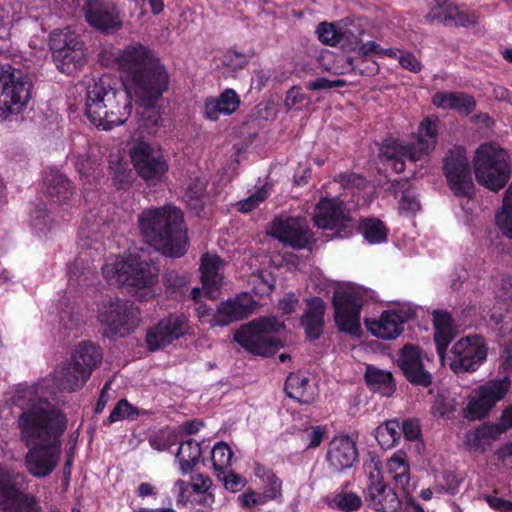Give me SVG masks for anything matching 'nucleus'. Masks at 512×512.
<instances>
[{
	"label": "nucleus",
	"instance_id": "nucleus-50",
	"mask_svg": "<svg viewBox=\"0 0 512 512\" xmlns=\"http://www.w3.org/2000/svg\"><path fill=\"white\" fill-rule=\"evenodd\" d=\"M319 40L330 46L341 42V23H321L317 28Z\"/></svg>",
	"mask_w": 512,
	"mask_h": 512
},
{
	"label": "nucleus",
	"instance_id": "nucleus-22",
	"mask_svg": "<svg viewBox=\"0 0 512 512\" xmlns=\"http://www.w3.org/2000/svg\"><path fill=\"white\" fill-rule=\"evenodd\" d=\"M269 233L285 245L297 249L306 248L312 236L307 223L299 217H279L270 227Z\"/></svg>",
	"mask_w": 512,
	"mask_h": 512
},
{
	"label": "nucleus",
	"instance_id": "nucleus-19",
	"mask_svg": "<svg viewBox=\"0 0 512 512\" xmlns=\"http://www.w3.org/2000/svg\"><path fill=\"white\" fill-rule=\"evenodd\" d=\"M429 356L418 346L404 345L398 352L396 364L406 377L414 384L427 387L432 382V375L428 370Z\"/></svg>",
	"mask_w": 512,
	"mask_h": 512
},
{
	"label": "nucleus",
	"instance_id": "nucleus-5",
	"mask_svg": "<svg viewBox=\"0 0 512 512\" xmlns=\"http://www.w3.org/2000/svg\"><path fill=\"white\" fill-rule=\"evenodd\" d=\"M138 222L146 241L164 255L180 257L186 252L187 236L178 208L168 205L146 209L139 215Z\"/></svg>",
	"mask_w": 512,
	"mask_h": 512
},
{
	"label": "nucleus",
	"instance_id": "nucleus-10",
	"mask_svg": "<svg viewBox=\"0 0 512 512\" xmlns=\"http://www.w3.org/2000/svg\"><path fill=\"white\" fill-rule=\"evenodd\" d=\"M285 326L275 317L254 320L242 326L234 339L247 351L256 355H269L283 347Z\"/></svg>",
	"mask_w": 512,
	"mask_h": 512
},
{
	"label": "nucleus",
	"instance_id": "nucleus-25",
	"mask_svg": "<svg viewBox=\"0 0 512 512\" xmlns=\"http://www.w3.org/2000/svg\"><path fill=\"white\" fill-rule=\"evenodd\" d=\"M358 458L356 443L345 435L334 437L327 452L329 465L336 471L351 468Z\"/></svg>",
	"mask_w": 512,
	"mask_h": 512
},
{
	"label": "nucleus",
	"instance_id": "nucleus-29",
	"mask_svg": "<svg viewBox=\"0 0 512 512\" xmlns=\"http://www.w3.org/2000/svg\"><path fill=\"white\" fill-rule=\"evenodd\" d=\"M326 305L318 297L307 301V308L302 316L301 323L310 339L319 338L323 331Z\"/></svg>",
	"mask_w": 512,
	"mask_h": 512
},
{
	"label": "nucleus",
	"instance_id": "nucleus-21",
	"mask_svg": "<svg viewBox=\"0 0 512 512\" xmlns=\"http://www.w3.org/2000/svg\"><path fill=\"white\" fill-rule=\"evenodd\" d=\"M31 87L30 79L22 71L13 68L11 79L7 80L0 94V118L22 111L31 99Z\"/></svg>",
	"mask_w": 512,
	"mask_h": 512
},
{
	"label": "nucleus",
	"instance_id": "nucleus-49",
	"mask_svg": "<svg viewBox=\"0 0 512 512\" xmlns=\"http://www.w3.org/2000/svg\"><path fill=\"white\" fill-rule=\"evenodd\" d=\"M270 190V185L265 184L246 199L237 202L236 206L238 211L242 213H249L253 211L267 199L270 194Z\"/></svg>",
	"mask_w": 512,
	"mask_h": 512
},
{
	"label": "nucleus",
	"instance_id": "nucleus-41",
	"mask_svg": "<svg viewBox=\"0 0 512 512\" xmlns=\"http://www.w3.org/2000/svg\"><path fill=\"white\" fill-rule=\"evenodd\" d=\"M255 475L262 482V493L268 502L277 499L281 495L282 483L273 472L263 466H257Z\"/></svg>",
	"mask_w": 512,
	"mask_h": 512
},
{
	"label": "nucleus",
	"instance_id": "nucleus-56",
	"mask_svg": "<svg viewBox=\"0 0 512 512\" xmlns=\"http://www.w3.org/2000/svg\"><path fill=\"white\" fill-rule=\"evenodd\" d=\"M265 496L262 492H256L254 490H247L243 494L238 496V503L243 508H252L261 506L267 503Z\"/></svg>",
	"mask_w": 512,
	"mask_h": 512
},
{
	"label": "nucleus",
	"instance_id": "nucleus-59",
	"mask_svg": "<svg viewBox=\"0 0 512 512\" xmlns=\"http://www.w3.org/2000/svg\"><path fill=\"white\" fill-rule=\"evenodd\" d=\"M309 98L308 96L302 91L301 88L294 86L292 87L286 95L285 98V107L290 110L297 105H303L308 104Z\"/></svg>",
	"mask_w": 512,
	"mask_h": 512
},
{
	"label": "nucleus",
	"instance_id": "nucleus-57",
	"mask_svg": "<svg viewBox=\"0 0 512 512\" xmlns=\"http://www.w3.org/2000/svg\"><path fill=\"white\" fill-rule=\"evenodd\" d=\"M352 49H357L359 55L367 58H371L374 56H387V49L381 48L375 41H368L362 44L359 43L358 46H354L352 47Z\"/></svg>",
	"mask_w": 512,
	"mask_h": 512
},
{
	"label": "nucleus",
	"instance_id": "nucleus-42",
	"mask_svg": "<svg viewBox=\"0 0 512 512\" xmlns=\"http://www.w3.org/2000/svg\"><path fill=\"white\" fill-rule=\"evenodd\" d=\"M401 426L397 420H389L375 430V438L384 449L392 448L400 438Z\"/></svg>",
	"mask_w": 512,
	"mask_h": 512
},
{
	"label": "nucleus",
	"instance_id": "nucleus-32",
	"mask_svg": "<svg viewBox=\"0 0 512 512\" xmlns=\"http://www.w3.org/2000/svg\"><path fill=\"white\" fill-rule=\"evenodd\" d=\"M85 49L82 42H74L64 51L53 56L56 67L63 73L72 74L85 63Z\"/></svg>",
	"mask_w": 512,
	"mask_h": 512
},
{
	"label": "nucleus",
	"instance_id": "nucleus-8",
	"mask_svg": "<svg viewBox=\"0 0 512 512\" xmlns=\"http://www.w3.org/2000/svg\"><path fill=\"white\" fill-rule=\"evenodd\" d=\"M437 134V119L427 117L420 123L413 145H403L398 141L386 142L381 148L380 157L386 167L401 173L405 170L406 160H422L434 150Z\"/></svg>",
	"mask_w": 512,
	"mask_h": 512
},
{
	"label": "nucleus",
	"instance_id": "nucleus-34",
	"mask_svg": "<svg viewBox=\"0 0 512 512\" xmlns=\"http://www.w3.org/2000/svg\"><path fill=\"white\" fill-rule=\"evenodd\" d=\"M102 353L100 347L93 343H81L71 355L70 361L80 370H88L90 377L93 369L101 362Z\"/></svg>",
	"mask_w": 512,
	"mask_h": 512
},
{
	"label": "nucleus",
	"instance_id": "nucleus-47",
	"mask_svg": "<svg viewBox=\"0 0 512 512\" xmlns=\"http://www.w3.org/2000/svg\"><path fill=\"white\" fill-rule=\"evenodd\" d=\"M249 284L255 295L265 296L273 291L275 280L271 273L261 271L250 276Z\"/></svg>",
	"mask_w": 512,
	"mask_h": 512
},
{
	"label": "nucleus",
	"instance_id": "nucleus-44",
	"mask_svg": "<svg viewBox=\"0 0 512 512\" xmlns=\"http://www.w3.org/2000/svg\"><path fill=\"white\" fill-rule=\"evenodd\" d=\"M74 42H81L78 36L69 28L55 29L50 34L49 46L53 56L68 48Z\"/></svg>",
	"mask_w": 512,
	"mask_h": 512
},
{
	"label": "nucleus",
	"instance_id": "nucleus-64",
	"mask_svg": "<svg viewBox=\"0 0 512 512\" xmlns=\"http://www.w3.org/2000/svg\"><path fill=\"white\" fill-rule=\"evenodd\" d=\"M400 426L405 438L408 440H416L421 434L419 422L415 419L406 420Z\"/></svg>",
	"mask_w": 512,
	"mask_h": 512
},
{
	"label": "nucleus",
	"instance_id": "nucleus-35",
	"mask_svg": "<svg viewBox=\"0 0 512 512\" xmlns=\"http://www.w3.org/2000/svg\"><path fill=\"white\" fill-rule=\"evenodd\" d=\"M431 21H438L444 25H461L466 26L476 21L475 15L470 13L467 9L447 5L443 9L433 10L428 16Z\"/></svg>",
	"mask_w": 512,
	"mask_h": 512
},
{
	"label": "nucleus",
	"instance_id": "nucleus-37",
	"mask_svg": "<svg viewBox=\"0 0 512 512\" xmlns=\"http://www.w3.org/2000/svg\"><path fill=\"white\" fill-rule=\"evenodd\" d=\"M386 469L395 484L405 490L410 482V465L407 454L402 450L396 451L387 460Z\"/></svg>",
	"mask_w": 512,
	"mask_h": 512
},
{
	"label": "nucleus",
	"instance_id": "nucleus-28",
	"mask_svg": "<svg viewBox=\"0 0 512 512\" xmlns=\"http://www.w3.org/2000/svg\"><path fill=\"white\" fill-rule=\"evenodd\" d=\"M239 95L233 89H225L218 97H209L204 103V116L216 121L221 116L233 114L240 106Z\"/></svg>",
	"mask_w": 512,
	"mask_h": 512
},
{
	"label": "nucleus",
	"instance_id": "nucleus-18",
	"mask_svg": "<svg viewBox=\"0 0 512 512\" xmlns=\"http://www.w3.org/2000/svg\"><path fill=\"white\" fill-rule=\"evenodd\" d=\"M443 170L455 195L470 198L474 194V183L464 148L456 147L449 152L444 160Z\"/></svg>",
	"mask_w": 512,
	"mask_h": 512
},
{
	"label": "nucleus",
	"instance_id": "nucleus-36",
	"mask_svg": "<svg viewBox=\"0 0 512 512\" xmlns=\"http://www.w3.org/2000/svg\"><path fill=\"white\" fill-rule=\"evenodd\" d=\"M202 455L200 443L189 439L180 443L176 455L175 464L182 474L190 473L199 463Z\"/></svg>",
	"mask_w": 512,
	"mask_h": 512
},
{
	"label": "nucleus",
	"instance_id": "nucleus-62",
	"mask_svg": "<svg viewBox=\"0 0 512 512\" xmlns=\"http://www.w3.org/2000/svg\"><path fill=\"white\" fill-rule=\"evenodd\" d=\"M75 166L81 177L87 178L89 181V177L95 173V163L89 158L85 156H78L75 159Z\"/></svg>",
	"mask_w": 512,
	"mask_h": 512
},
{
	"label": "nucleus",
	"instance_id": "nucleus-52",
	"mask_svg": "<svg viewBox=\"0 0 512 512\" xmlns=\"http://www.w3.org/2000/svg\"><path fill=\"white\" fill-rule=\"evenodd\" d=\"M362 30L359 25L351 21L341 22V41L347 42L351 48L358 46Z\"/></svg>",
	"mask_w": 512,
	"mask_h": 512
},
{
	"label": "nucleus",
	"instance_id": "nucleus-55",
	"mask_svg": "<svg viewBox=\"0 0 512 512\" xmlns=\"http://www.w3.org/2000/svg\"><path fill=\"white\" fill-rule=\"evenodd\" d=\"M136 415V409L126 400H121L112 410L109 421L114 423L124 419H134Z\"/></svg>",
	"mask_w": 512,
	"mask_h": 512
},
{
	"label": "nucleus",
	"instance_id": "nucleus-15",
	"mask_svg": "<svg viewBox=\"0 0 512 512\" xmlns=\"http://www.w3.org/2000/svg\"><path fill=\"white\" fill-rule=\"evenodd\" d=\"M365 469L368 472V485L365 490L368 505L377 512H397L401 501L396 492L384 482L380 460L372 457L365 464Z\"/></svg>",
	"mask_w": 512,
	"mask_h": 512
},
{
	"label": "nucleus",
	"instance_id": "nucleus-26",
	"mask_svg": "<svg viewBox=\"0 0 512 512\" xmlns=\"http://www.w3.org/2000/svg\"><path fill=\"white\" fill-rule=\"evenodd\" d=\"M85 17L92 27L104 32L118 29L122 24L115 7L98 0L88 2L85 7Z\"/></svg>",
	"mask_w": 512,
	"mask_h": 512
},
{
	"label": "nucleus",
	"instance_id": "nucleus-58",
	"mask_svg": "<svg viewBox=\"0 0 512 512\" xmlns=\"http://www.w3.org/2000/svg\"><path fill=\"white\" fill-rule=\"evenodd\" d=\"M420 209V203L416 195L410 191L402 194L399 200V211L405 214H414Z\"/></svg>",
	"mask_w": 512,
	"mask_h": 512
},
{
	"label": "nucleus",
	"instance_id": "nucleus-11",
	"mask_svg": "<svg viewBox=\"0 0 512 512\" xmlns=\"http://www.w3.org/2000/svg\"><path fill=\"white\" fill-rule=\"evenodd\" d=\"M368 291L354 283L343 282L335 286L333 305L335 322L339 330L351 335L361 331V308Z\"/></svg>",
	"mask_w": 512,
	"mask_h": 512
},
{
	"label": "nucleus",
	"instance_id": "nucleus-7",
	"mask_svg": "<svg viewBox=\"0 0 512 512\" xmlns=\"http://www.w3.org/2000/svg\"><path fill=\"white\" fill-rule=\"evenodd\" d=\"M88 378V370L75 368V365L67 360L49 377L32 385H19L11 397V402L17 407L38 408L45 404L47 410H57L48 402V397L55 396L57 391H77L84 386Z\"/></svg>",
	"mask_w": 512,
	"mask_h": 512
},
{
	"label": "nucleus",
	"instance_id": "nucleus-17",
	"mask_svg": "<svg viewBox=\"0 0 512 512\" xmlns=\"http://www.w3.org/2000/svg\"><path fill=\"white\" fill-rule=\"evenodd\" d=\"M313 220L317 227L333 230L340 238L352 233L349 211L338 198H322L314 210Z\"/></svg>",
	"mask_w": 512,
	"mask_h": 512
},
{
	"label": "nucleus",
	"instance_id": "nucleus-14",
	"mask_svg": "<svg viewBox=\"0 0 512 512\" xmlns=\"http://www.w3.org/2000/svg\"><path fill=\"white\" fill-rule=\"evenodd\" d=\"M130 157L138 175L148 184L161 182L168 172L167 159L162 148L156 143H135L130 150Z\"/></svg>",
	"mask_w": 512,
	"mask_h": 512
},
{
	"label": "nucleus",
	"instance_id": "nucleus-39",
	"mask_svg": "<svg viewBox=\"0 0 512 512\" xmlns=\"http://www.w3.org/2000/svg\"><path fill=\"white\" fill-rule=\"evenodd\" d=\"M368 386L383 396H390L395 390L392 374L373 366H368L365 373Z\"/></svg>",
	"mask_w": 512,
	"mask_h": 512
},
{
	"label": "nucleus",
	"instance_id": "nucleus-51",
	"mask_svg": "<svg viewBox=\"0 0 512 512\" xmlns=\"http://www.w3.org/2000/svg\"><path fill=\"white\" fill-rule=\"evenodd\" d=\"M387 56L396 59L402 68L411 72H418L421 70V63L415 55L408 51H401L398 49H387Z\"/></svg>",
	"mask_w": 512,
	"mask_h": 512
},
{
	"label": "nucleus",
	"instance_id": "nucleus-4",
	"mask_svg": "<svg viewBox=\"0 0 512 512\" xmlns=\"http://www.w3.org/2000/svg\"><path fill=\"white\" fill-rule=\"evenodd\" d=\"M128 85L126 90L116 89L112 79L104 75L89 84L85 99V113L96 127L111 130L126 122L131 115L132 102L130 95L131 78L126 73Z\"/></svg>",
	"mask_w": 512,
	"mask_h": 512
},
{
	"label": "nucleus",
	"instance_id": "nucleus-23",
	"mask_svg": "<svg viewBox=\"0 0 512 512\" xmlns=\"http://www.w3.org/2000/svg\"><path fill=\"white\" fill-rule=\"evenodd\" d=\"M17 477L20 475L0 466V509L8 512H32L35 499L15 487Z\"/></svg>",
	"mask_w": 512,
	"mask_h": 512
},
{
	"label": "nucleus",
	"instance_id": "nucleus-61",
	"mask_svg": "<svg viewBox=\"0 0 512 512\" xmlns=\"http://www.w3.org/2000/svg\"><path fill=\"white\" fill-rule=\"evenodd\" d=\"M50 224V217L44 210H36L31 216V226L37 233H46Z\"/></svg>",
	"mask_w": 512,
	"mask_h": 512
},
{
	"label": "nucleus",
	"instance_id": "nucleus-30",
	"mask_svg": "<svg viewBox=\"0 0 512 512\" xmlns=\"http://www.w3.org/2000/svg\"><path fill=\"white\" fill-rule=\"evenodd\" d=\"M501 435V430L493 423H484L465 434V445L469 451L484 452Z\"/></svg>",
	"mask_w": 512,
	"mask_h": 512
},
{
	"label": "nucleus",
	"instance_id": "nucleus-31",
	"mask_svg": "<svg viewBox=\"0 0 512 512\" xmlns=\"http://www.w3.org/2000/svg\"><path fill=\"white\" fill-rule=\"evenodd\" d=\"M432 103L441 109H452L460 114L468 115L475 108V100L472 96L461 92H437Z\"/></svg>",
	"mask_w": 512,
	"mask_h": 512
},
{
	"label": "nucleus",
	"instance_id": "nucleus-48",
	"mask_svg": "<svg viewBox=\"0 0 512 512\" xmlns=\"http://www.w3.org/2000/svg\"><path fill=\"white\" fill-rule=\"evenodd\" d=\"M206 184V179L199 176L191 178L187 183L185 199L193 209H196L200 205L201 199L205 193Z\"/></svg>",
	"mask_w": 512,
	"mask_h": 512
},
{
	"label": "nucleus",
	"instance_id": "nucleus-9",
	"mask_svg": "<svg viewBox=\"0 0 512 512\" xmlns=\"http://www.w3.org/2000/svg\"><path fill=\"white\" fill-rule=\"evenodd\" d=\"M473 169L479 185L491 191H498L511 177L510 156L499 145L484 143L475 151Z\"/></svg>",
	"mask_w": 512,
	"mask_h": 512
},
{
	"label": "nucleus",
	"instance_id": "nucleus-24",
	"mask_svg": "<svg viewBox=\"0 0 512 512\" xmlns=\"http://www.w3.org/2000/svg\"><path fill=\"white\" fill-rule=\"evenodd\" d=\"M256 301L247 293H240L219 304L210 326H226L248 317L255 309Z\"/></svg>",
	"mask_w": 512,
	"mask_h": 512
},
{
	"label": "nucleus",
	"instance_id": "nucleus-33",
	"mask_svg": "<svg viewBox=\"0 0 512 512\" xmlns=\"http://www.w3.org/2000/svg\"><path fill=\"white\" fill-rule=\"evenodd\" d=\"M287 395L300 403H310L315 399L316 389L309 379L300 373H292L285 383Z\"/></svg>",
	"mask_w": 512,
	"mask_h": 512
},
{
	"label": "nucleus",
	"instance_id": "nucleus-43",
	"mask_svg": "<svg viewBox=\"0 0 512 512\" xmlns=\"http://www.w3.org/2000/svg\"><path fill=\"white\" fill-rule=\"evenodd\" d=\"M328 505L343 512H353L362 506V498L354 492H339L329 498Z\"/></svg>",
	"mask_w": 512,
	"mask_h": 512
},
{
	"label": "nucleus",
	"instance_id": "nucleus-53",
	"mask_svg": "<svg viewBox=\"0 0 512 512\" xmlns=\"http://www.w3.org/2000/svg\"><path fill=\"white\" fill-rule=\"evenodd\" d=\"M22 10V6L19 3L14 4L9 9L3 7L0 11V29H3L4 34L7 35L11 25L18 22L21 17L18 12Z\"/></svg>",
	"mask_w": 512,
	"mask_h": 512
},
{
	"label": "nucleus",
	"instance_id": "nucleus-46",
	"mask_svg": "<svg viewBox=\"0 0 512 512\" xmlns=\"http://www.w3.org/2000/svg\"><path fill=\"white\" fill-rule=\"evenodd\" d=\"M232 457L233 452L228 444L218 442L214 445L211 450V461L216 474L230 468Z\"/></svg>",
	"mask_w": 512,
	"mask_h": 512
},
{
	"label": "nucleus",
	"instance_id": "nucleus-45",
	"mask_svg": "<svg viewBox=\"0 0 512 512\" xmlns=\"http://www.w3.org/2000/svg\"><path fill=\"white\" fill-rule=\"evenodd\" d=\"M45 182L48 186L49 194L52 197H56L58 201L66 200L72 195L69 180L58 172L47 176Z\"/></svg>",
	"mask_w": 512,
	"mask_h": 512
},
{
	"label": "nucleus",
	"instance_id": "nucleus-2",
	"mask_svg": "<svg viewBox=\"0 0 512 512\" xmlns=\"http://www.w3.org/2000/svg\"><path fill=\"white\" fill-rule=\"evenodd\" d=\"M116 59L119 68L130 75V90L144 107L143 126L149 133L156 132L160 126L161 115L154 105L168 88L169 77L166 69L156 55L141 44L125 47Z\"/></svg>",
	"mask_w": 512,
	"mask_h": 512
},
{
	"label": "nucleus",
	"instance_id": "nucleus-38",
	"mask_svg": "<svg viewBox=\"0 0 512 512\" xmlns=\"http://www.w3.org/2000/svg\"><path fill=\"white\" fill-rule=\"evenodd\" d=\"M359 231L364 239L373 245L385 243L389 235L386 224L375 217L362 219L359 223Z\"/></svg>",
	"mask_w": 512,
	"mask_h": 512
},
{
	"label": "nucleus",
	"instance_id": "nucleus-6",
	"mask_svg": "<svg viewBox=\"0 0 512 512\" xmlns=\"http://www.w3.org/2000/svg\"><path fill=\"white\" fill-rule=\"evenodd\" d=\"M102 275L108 284L123 286L142 301L156 295L158 269L139 254L107 257L102 266Z\"/></svg>",
	"mask_w": 512,
	"mask_h": 512
},
{
	"label": "nucleus",
	"instance_id": "nucleus-54",
	"mask_svg": "<svg viewBox=\"0 0 512 512\" xmlns=\"http://www.w3.org/2000/svg\"><path fill=\"white\" fill-rule=\"evenodd\" d=\"M216 476L223 483L224 487L231 492L238 491L246 484L245 479L232 472L230 468L217 473Z\"/></svg>",
	"mask_w": 512,
	"mask_h": 512
},
{
	"label": "nucleus",
	"instance_id": "nucleus-20",
	"mask_svg": "<svg viewBox=\"0 0 512 512\" xmlns=\"http://www.w3.org/2000/svg\"><path fill=\"white\" fill-rule=\"evenodd\" d=\"M189 330L188 319L183 314H170L160 319L146 332L145 342L150 351L165 348L184 336Z\"/></svg>",
	"mask_w": 512,
	"mask_h": 512
},
{
	"label": "nucleus",
	"instance_id": "nucleus-27",
	"mask_svg": "<svg viewBox=\"0 0 512 512\" xmlns=\"http://www.w3.org/2000/svg\"><path fill=\"white\" fill-rule=\"evenodd\" d=\"M225 263L215 254H204L201 258L200 272L205 294L214 299L223 284Z\"/></svg>",
	"mask_w": 512,
	"mask_h": 512
},
{
	"label": "nucleus",
	"instance_id": "nucleus-12",
	"mask_svg": "<svg viewBox=\"0 0 512 512\" xmlns=\"http://www.w3.org/2000/svg\"><path fill=\"white\" fill-rule=\"evenodd\" d=\"M97 318L103 326L105 335L124 337L139 325L140 311L129 300L110 298L99 306Z\"/></svg>",
	"mask_w": 512,
	"mask_h": 512
},
{
	"label": "nucleus",
	"instance_id": "nucleus-60",
	"mask_svg": "<svg viewBox=\"0 0 512 512\" xmlns=\"http://www.w3.org/2000/svg\"><path fill=\"white\" fill-rule=\"evenodd\" d=\"M326 428L324 426H315L305 431L304 441L308 448H316L323 441L326 435Z\"/></svg>",
	"mask_w": 512,
	"mask_h": 512
},
{
	"label": "nucleus",
	"instance_id": "nucleus-3",
	"mask_svg": "<svg viewBox=\"0 0 512 512\" xmlns=\"http://www.w3.org/2000/svg\"><path fill=\"white\" fill-rule=\"evenodd\" d=\"M433 320L434 341L442 364H448L456 374L478 370L487 359L488 348L485 339L477 334L461 337L452 345L447 357V347L456 333L452 317L447 312L435 311Z\"/></svg>",
	"mask_w": 512,
	"mask_h": 512
},
{
	"label": "nucleus",
	"instance_id": "nucleus-40",
	"mask_svg": "<svg viewBox=\"0 0 512 512\" xmlns=\"http://www.w3.org/2000/svg\"><path fill=\"white\" fill-rule=\"evenodd\" d=\"M495 224L505 237L512 239V183L505 192L502 206L495 213Z\"/></svg>",
	"mask_w": 512,
	"mask_h": 512
},
{
	"label": "nucleus",
	"instance_id": "nucleus-13",
	"mask_svg": "<svg viewBox=\"0 0 512 512\" xmlns=\"http://www.w3.org/2000/svg\"><path fill=\"white\" fill-rule=\"evenodd\" d=\"M508 376L491 379L479 385L468 395L463 415L468 420H480L503 400L510 390Z\"/></svg>",
	"mask_w": 512,
	"mask_h": 512
},
{
	"label": "nucleus",
	"instance_id": "nucleus-16",
	"mask_svg": "<svg viewBox=\"0 0 512 512\" xmlns=\"http://www.w3.org/2000/svg\"><path fill=\"white\" fill-rule=\"evenodd\" d=\"M416 308L411 303H398L384 310L378 319H366L367 330L383 340L396 339L403 332V325L415 316Z\"/></svg>",
	"mask_w": 512,
	"mask_h": 512
},
{
	"label": "nucleus",
	"instance_id": "nucleus-63",
	"mask_svg": "<svg viewBox=\"0 0 512 512\" xmlns=\"http://www.w3.org/2000/svg\"><path fill=\"white\" fill-rule=\"evenodd\" d=\"M191 484L184 480H177L172 488V494L176 497L178 503H186L190 497Z\"/></svg>",
	"mask_w": 512,
	"mask_h": 512
},
{
	"label": "nucleus",
	"instance_id": "nucleus-1",
	"mask_svg": "<svg viewBox=\"0 0 512 512\" xmlns=\"http://www.w3.org/2000/svg\"><path fill=\"white\" fill-rule=\"evenodd\" d=\"M19 408L22 410L18 419L20 436L28 448L26 469L34 477L44 478L59 462L66 417L59 410H47L45 405Z\"/></svg>",
	"mask_w": 512,
	"mask_h": 512
}]
</instances>
